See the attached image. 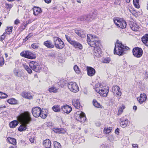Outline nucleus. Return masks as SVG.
Segmentation results:
<instances>
[{"label":"nucleus","mask_w":148,"mask_h":148,"mask_svg":"<svg viewBox=\"0 0 148 148\" xmlns=\"http://www.w3.org/2000/svg\"><path fill=\"white\" fill-rule=\"evenodd\" d=\"M74 69L75 72L77 74H79L80 73V71L77 65H75L73 67Z\"/></svg>","instance_id":"40"},{"label":"nucleus","mask_w":148,"mask_h":148,"mask_svg":"<svg viewBox=\"0 0 148 148\" xmlns=\"http://www.w3.org/2000/svg\"><path fill=\"white\" fill-rule=\"evenodd\" d=\"M30 37V36H27L26 37V38H25V41H26L27 40H28V39Z\"/></svg>","instance_id":"57"},{"label":"nucleus","mask_w":148,"mask_h":148,"mask_svg":"<svg viewBox=\"0 0 148 148\" xmlns=\"http://www.w3.org/2000/svg\"><path fill=\"white\" fill-rule=\"evenodd\" d=\"M110 61V58L108 57L104 58L102 60V62L104 63H108Z\"/></svg>","instance_id":"42"},{"label":"nucleus","mask_w":148,"mask_h":148,"mask_svg":"<svg viewBox=\"0 0 148 148\" xmlns=\"http://www.w3.org/2000/svg\"><path fill=\"white\" fill-rule=\"evenodd\" d=\"M75 118L80 122H84L86 119L85 114L81 111H77L75 114Z\"/></svg>","instance_id":"6"},{"label":"nucleus","mask_w":148,"mask_h":148,"mask_svg":"<svg viewBox=\"0 0 148 148\" xmlns=\"http://www.w3.org/2000/svg\"><path fill=\"white\" fill-rule=\"evenodd\" d=\"M12 27H8L7 29H5V32H4L3 34L1 36V38H4L5 36L6 35V34H10L12 32Z\"/></svg>","instance_id":"24"},{"label":"nucleus","mask_w":148,"mask_h":148,"mask_svg":"<svg viewBox=\"0 0 148 148\" xmlns=\"http://www.w3.org/2000/svg\"><path fill=\"white\" fill-rule=\"evenodd\" d=\"M108 140L110 141H112L114 140V137L112 135L110 136L108 138Z\"/></svg>","instance_id":"49"},{"label":"nucleus","mask_w":148,"mask_h":148,"mask_svg":"<svg viewBox=\"0 0 148 148\" xmlns=\"http://www.w3.org/2000/svg\"><path fill=\"white\" fill-rule=\"evenodd\" d=\"M97 37L93 36L91 34H88L87 35V41L88 44L89 45V42H90L96 39Z\"/></svg>","instance_id":"25"},{"label":"nucleus","mask_w":148,"mask_h":148,"mask_svg":"<svg viewBox=\"0 0 148 148\" xmlns=\"http://www.w3.org/2000/svg\"><path fill=\"white\" fill-rule=\"evenodd\" d=\"M13 73L14 75L17 77H21L22 75V72L19 69L15 68L13 71Z\"/></svg>","instance_id":"21"},{"label":"nucleus","mask_w":148,"mask_h":148,"mask_svg":"<svg viewBox=\"0 0 148 148\" xmlns=\"http://www.w3.org/2000/svg\"><path fill=\"white\" fill-rule=\"evenodd\" d=\"M71 44L76 48H78L80 49H82V45L79 42L77 41L73 40L72 42H71Z\"/></svg>","instance_id":"18"},{"label":"nucleus","mask_w":148,"mask_h":148,"mask_svg":"<svg viewBox=\"0 0 148 148\" xmlns=\"http://www.w3.org/2000/svg\"><path fill=\"white\" fill-rule=\"evenodd\" d=\"M63 130L62 129L59 128H56L54 129V132L56 133H58L59 134L63 133L64 132V131L63 132Z\"/></svg>","instance_id":"37"},{"label":"nucleus","mask_w":148,"mask_h":148,"mask_svg":"<svg viewBox=\"0 0 148 148\" xmlns=\"http://www.w3.org/2000/svg\"><path fill=\"white\" fill-rule=\"evenodd\" d=\"M4 63V59L1 55H0V66H2Z\"/></svg>","instance_id":"43"},{"label":"nucleus","mask_w":148,"mask_h":148,"mask_svg":"<svg viewBox=\"0 0 148 148\" xmlns=\"http://www.w3.org/2000/svg\"><path fill=\"white\" fill-rule=\"evenodd\" d=\"M112 90L114 95L119 97L121 96L122 93L119 87L117 86L116 85L113 86L112 88Z\"/></svg>","instance_id":"13"},{"label":"nucleus","mask_w":148,"mask_h":148,"mask_svg":"<svg viewBox=\"0 0 148 148\" xmlns=\"http://www.w3.org/2000/svg\"><path fill=\"white\" fill-rule=\"evenodd\" d=\"M7 141L10 144L15 145H16V140L15 138H13L8 137L7 138Z\"/></svg>","instance_id":"28"},{"label":"nucleus","mask_w":148,"mask_h":148,"mask_svg":"<svg viewBox=\"0 0 148 148\" xmlns=\"http://www.w3.org/2000/svg\"><path fill=\"white\" fill-rule=\"evenodd\" d=\"M94 55L97 57H99L101 56V51L100 47L95 48L94 51Z\"/></svg>","instance_id":"17"},{"label":"nucleus","mask_w":148,"mask_h":148,"mask_svg":"<svg viewBox=\"0 0 148 148\" xmlns=\"http://www.w3.org/2000/svg\"><path fill=\"white\" fill-rule=\"evenodd\" d=\"M119 129L118 128H117L115 131V132L116 134H118L119 133Z\"/></svg>","instance_id":"56"},{"label":"nucleus","mask_w":148,"mask_h":148,"mask_svg":"<svg viewBox=\"0 0 148 148\" xmlns=\"http://www.w3.org/2000/svg\"><path fill=\"white\" fill-rule=\"evenodd\" d=\"M20 23V21L19 20L17 19L14 21V24L16 25Z\"/></svg>","instance_id":"52"},{"label":"nucleus","mask_w":148,"mask_h":148,"mask_svg":"<svg viewBox=\"0 0 148 148\" xmlns=\"http://www.w3.org/2000/svg\"><path fill=\"white\" fill-rule=\"evenodd\" d=\"M44 1L47 3H49L51 2V0H44Z\"/></svg>","instance_id":"55"},{"label":"nucleus","mask_w":148,"mask_h":148,"mask_svg":"<svg viewBox=\"0 0 148 148\" xmlns=\"http://www.w3.org/2000/svg\"><path fill=\"white\" fill-rule=\"evenodd\" d=\"M114 22L115 25L118 27L122 29L125 28L126 26V22L122 19L116 18L114 19Z\"/></svg>","instance_id":"5"},{"label":"nucleus","mask_w":148,"mask_h":148,"mask_svg":"<svg viewBox=\"0 0 148 148\" xmlns=\"http://www.w3.org/2000/svg\"><path fill=\"white\" fill-rule=\"evenodd\" d=\"M75 33L81 38H84L86 36L85 33L81 30H76L75 31Z\"/></svg>","instance_id":"27"},{"label":"nucleus","mask_w":148,"mask_h":148,"mask_svg":"<svg viewBox=\"0 0 148 148\" xmlns=\"http://www.w3.org/2000/svg\"><path fill=\"white\" fill-rule=\"evenodd\" d=\"M41 108L38 107L33 108L32 109V112L33 116L36 117L40 116L41 113Z\"/></svg>","instance_id":"11"},{"label":"nucleus","mask_w":148,"mask_h":148,"mask_svg":"<svg viewBox=\"0 0 148 148\" xmlns=\"http://www.w3.org/2000/svg\"><path fill=\"white\" fill-rule=\"evenodd\" d=\"M44 45L49 49H52L54 47V45L53 44L51 41L48 40L44 42Z\"/></svg>","instance_id":"20"},{"label":"nucleus","mask_w":148,"mask_h":148,"mask_svg":"<svg viewBox=\"0 0 148 148\" xmlns=\"http://www.w3.org/2000/svg\"><path fill=\"white\" fill-rule=\"evenodd\" d=\"M18 124V122L16 120L13 121L10 123L9 125L10 127L13 128L15 127Z\"/></svg>","instance_id":"31"},{"label":"nucleus","mask_w":148,"mask_h":148,"mask_svg":"<svg viewBox=\"0 0 148 148\" xmlns=\"http://www.w3.org/2000/svg\"><path fill=\"white\" fill-rule=\"evenodd\" d=\"M129 48L124 46L119 41L117 40L116 43L115 44L114 53V54L121 56L124 53V51L129 50Z\"/></svg>","instance_id":"2"},{"label":"nucleus","mask_w":148,"mask_h":148,"mask_svg":"<svg viewBox=\"0 0 148 148\" xmlns=\"http://www.w3.org/2000/svg\"><path fill=\"white\" fill-rule=\"evenodd\" d=\"M18 121L22 124L18 127V131L21 132L26 130V125L29 124L32 120L30 113L28 112H25L21 113L17 117Z\"/></svg>","instance_id":"1"},{"label":"nucleus","mask_w":148,"mask_h":148,"mask_svg":"<svg viewBox=\"0 0 148 148\" xmlns=\"http://www.w3.org/2000/svg\"><path fill=\"white\" fill-rule=\"evenodd\" d=\"M68 42L70 43V44H71V42L73 41V40H71V38L69 37L68 35H65V36Z\"/></svg>","instance_id":"45"},{"label":"nucleus","mask_w":148,"mask_h":148,"mask_svg":"<svg viewBox=\"0 0 148 148\" xmlns=\"http://www.w3.org/2000/svg\"><path fill=\"white\" fill-rule=\"evenodd\" d=\"M72 104L77 109H78L81 106L79 100L77 99H74L72 101Z\"/></svg>","instance_id":"22"},{"label":"nucleus","mask_w":148,"mask_h":148,"mask_svg":"<svg viewBox=\"0 0 148 148\" xmlns=\"http://www.w3.org/2000/svg\"><path fill=\"white\" fill-rule=\"evenodd\" d=\"M43 145L45 147H51V143L50 140L49 139H46L43 142Z\"/></svg>","instance_id":"26"},{"label":"nucleus","mask_w":148,"mask_h":148,"mask_svg":"<svg viewBox=\"0 0 148 148\" xmlns=\"http://www.w3.org/2000/svg\"><path fill=\"white\" fill-rule=\"evenodd\" d=\"M64 83L63 84H62V85H60L61 87H64Z\"/></svg>","instance_id":"63"},{"label":"nucleus","mask_w":148,"mask_h":148,"mask_svg":"<svg viewBox=\"0 0 148 148\" xmlns=\"http://www.w3.org/2000/svg\"><path fill=\"white\" fill-rule=\"evenodd\" d=\"M5 56L6 58H7L8 57V55L7 53H5Z\"/></svg>","instance_id":"60"},{"label":"nucleus","mask_w":148,"mask_h":148,"mask_svg":"<svg viewBox=\"0 0 148 148\" xmlns=\"http://www.w3.org/2000/svg\"><path fill=\"white\" fill-rule=\"evenodd\" d=\"M1 95L2 97H1V99H3L6 98L8 97V95L5 93L2 92Z\"/></svg>","instance_id":"47"},{"label":"nucleus","mask_w":148,"mask_h":148,"mask_svg":"<svg viewBox=\"0 0 148 148\" xmlns=\"http://www.w3.org/2000/svg\"><path fill=\"white\" fill-rule=\"evenodd\" d=\"M133 55L137 58L140 57L142 55L143 51L142 49L138 47L134 48L132 50Z\"/></svg>","instance_id":"10"},{"label":"nucleus","mask_w":148,"mask_h":148,"mask_svg":"<svg viewBox=\"0 0 148 148\" xmlns=\"http://www.w3.org/2000/svg\"><path fill=\"white\" fill-rule=\"evenodd\" d=\"M120 124L121 126L123 127H126L128 124V120L127 119H124L123 118H121L120 119Z\"/></svg>","instance_id":"23"},{"label":"nucleus","mask_w":148,"mask_h":148,"mask_svg":"<svg viewBox=\"0 0 148 148\" xmlns=\"http://www.w3.org/2000/svg\"><path fill=\"white\" fill-rule=\"evenodd\" d=\"M58 90V89L54 86H52L49 89V91L50 92L55 93L57 92Z\"/></svg>","instance_id":"36"},{"label":"nucleus","mask_w":148,"mask_h":148,"mask_svg":"<svg viewBox=\"0 0 148 148\" xmlns=\"http://www.w3.org/2000/svg\"><path fill=\"white\" fill-rule=\"evenodd\" d=\"M31 46L34 49H38V45L37 44L35 43L32 44Z\"/></svg>","instance_id":"46"},{"label":"nucleus","mask_w":148,"mask_h":148,"mask_svg":"<svg viewBox=\"0 0 148 148\" xmlns=\"http://www.w3.org/2000/svg\"><path fill=\"white\" fill-rule=\"evenodd\" d=\"M29 141L31 143H33L34 141V136H32L29 138Z\"/></svg>","instance_id":"50"},{"label":"nucleus","mask_w":148,"mask_h":148,"mask_svg":"<svg viewBox=\"0 0 148 148\" xmlns=\"http://www.w3.org/2000/svg\"><path fill=\"white\" fill-rule=\"evenodd\" d=\"M42 12L40 8L36 7L34 9V14L35 15H37L41 13Z\"/></svg>","instance_id":"30"},{"label":"nucleus","mask_w":148,"mask_h":148,"mask_svg":"<svg viewBox=\"0 0 148 148\" xmlns=\"http://www.w3.org/2000/svg\"><path fill=\"white\" fill-rule=\"evenodd\" d=\"M29 65L32 70L36 72H39L41 69V67H40L38 64L36 62L32 61L30 62L29 63Z\"/></svg>","instance_id":"8"},{"label":"nucleus","mask_w":148,"mask_h":148,"mask_svg":"<svg viewBox=\"0 0 148 148\" xmlns=\"http://www.w3.org/2000/svg\"><path fill=\"white\" fill-rule=\"evenodd\" d=\"M21 95L23 97L28 99H31L33 98L32 95L29 93L25 91L22 92Z\"/></svg>","instance_id":"19"},{"label":"nucleus","mask_w":148,"mask_h":148,"mask_svg":"<svg viewBox=\"0 0 148 148\" xmlns=\"http://www.w3.org/2000/svg\"><path fill=\"white\" fill-rule=\"evenodd\" d=\"M91 47L96 48L100 47V42L98 40V38L97 37L93 40L90 42H89V45Z\"/></svg>","instance_id":"12"},{"label":"nucleus","mask_w":148,"mask_h":148,"mask_svg":"<svg viewBox=\"0 0 148 148\" xmlns=\"http://www.w3.org/2000/svg\"><path fill=\"white\" fill-rule=\"evenodd\" d=\"M52 110L55 112H59L60 111V106L58 105H55L52 107Z\"/></svg>","instance_id":"34"},{"label":"nucleus","mask_w":148,"mask_h":148,"mask_svg":"<svg viewBox=\"0 0 148 148\" xmlns=\"http://www.w3.org/2000/svg\"><path fill=\"white\" fill-rule=\"evenodd\" d=\"M125 107L124 106L122 105L120 107L119 109L118 115H119L122 114L123 112V110L125 108Z\"/></svg>","instance_id":"35"},{"label":"nucleus","mask_w":148,"mask_h":148,"mask_svg":"<svg viewBox=\"0 0 148 148\" xmlns=\"http://www.w3.org/2000/svg\"><path fill=\"white\" fill-rule=\"evenodd\" d=\"M133 3L136 8H139V3Z\"/></svg>","instance_id":"51"},{"label":"nucleus","mask_w":148,"mask_h":148,"mask_svg":"<svg viewBox=\"0 0 148 148\" xmlns=\"http://www.w3.org/2000/svg\"><path fill=\"white\" fill-rule=\"evenodd\" d=\"M86 70L88 75L90 77L93 76L96 73L95 70L91 67L87 66Z\"/></svg>","instance_id":"14"},{"label":"nucleus","mask_w":148,"mask_h":148,"mask_svg":"<svg viewBox=\"0 0 148 148\" xmlns=\"http://www.w3.org/2000/svg\"><path fill=\"white\" fill-rule=\"evenodd\" d=\"M133 3H139V0H133Z\"/></svg>","instance_id":"58"},{"label":"nucleus","mask_w":148,"mask_h":148,"mask_svg":"<svg viewBox=\"0 0 148 148\" xmlns=\"http://www.w3.org/2000/svg\"><path fill=\"white\" fill-rule=\"evenodd\" d=\"M142 41L148 47V34L143 36L142 38Z\"/></svg>","instance_id":"29"},{"label":"nucleus","mask_w":148,"mask_h":148,"mask_svg":"<svg viewBox=\"0 0 148 148\" xmlns=\"http://www.w3.org/2000/svg\"><path fill=\"white\" fill-rule=\"evenodd\" d=\"M112 129L110 127L105 128L104 129V132L106 134H108L110 132Z\"/></svg>","instance_id":"41"},{"label":"nucleus","mask_w":148,"mask_h":148,"mask_svg":"<svg viewBox=\"0 0 148 148\" xmlns=\"http://www.w3.org/2000/svg\"><path fill=\"white\" fill-rule=\"evenodd\" d=\"M125 1L127 3H130V0H125Z\"/></svg>","instance_id":"61"},{"label":"nucleus","mask_w":148,"mask_h":148,"mask_svg":"<svg viewBox=\"0 0 148 148\" xmlns=\"http://www.w3.org/2000/svg\"><path fill=\"white\" fill-rule=\"evenodd\" d=\"M20 54L23 57L31 59H35L36 57L35 54L28 51H23Z\"/></svg>","instance_id":"7"},{"label":"nucleus","mask_w":148,"mask_h":148,"mask_svg":"<svg viewBox=\"0 0 148 148\" xmlns=\"http://www.w3.org/2000/svg\"><path fill=\"white\" fill-rule=\"evenodd\" d=\"M132 30L134 31H137L138 29V27H136V29H135L134 27L133 26L132 27Z\"/></svg>","instance_id":"54"},{"label":"nucleus","mask_w":148,"mask_h":148,"mask_svg":"<svg viewBox=\"0 0 148 148\" xmlns=\"http://www.w3.org/2000/svg\"><path fill=\"white\" fill-rule=\"evenodd\" d=\"M53 144L55 148H61V147L60 144L57 141L54 142Z\"/></svg>","instance_id":"38"},{"label":"nucleus","mask_w":148,"mask_h":148,"mask_svg":"<svg viewBox=\"0 0 148 148\" xmlns=\"http://www.w3.org/2000/svg\"><path fill=\"white\" fill-rule=\"evenodd\" d=\"M40 116L42 118L44 119L47 116V113L43 110V109L42 110L41 109V113H40Z\"/></svg>","instance_id":"32"},{"label":"nucleus","mask_w":148,"mask_h":148,"mask_svg":"<svg viewBox=\"0 0 148 148\" xmlns=\"http://www.w3.org/2000/svg\"><path fill=\"white\" fill-rule=\"evenodd\" d=\"M114 4L116 5H120L121 3V0H114Z\"/></svg>","instance_id":"48"},{"label":"nucleus","mask_w":148,"mask_h":148,"mask_svg":"<svg viewBox=\"0 0 148 148\" xmlns=\"http://www.w3.org/2000/svg\"><path fill=\"white\" fill-rule=\"evenodd\" d=\"M24 67L25 69L27 71L28 73L30 74L32 73V71L31 69L27 65H25Z\"/></svg>","instance_id":"44"},{"label":"nucleus","mask_w":148,"mask_h":148,"mask_svg":"<svg viewBox=\"0 0 148 148\" xmlns=\"http://www.w3.org/2000/svg\"><path fill=\"white\" fill-rule=\"evenodd\" d=\"M2 93V92H0V98H1V97H2V95H1Z\"/></svg>","instance_id":"62"},{"label":"nucleus","mask_w":148,"mask_h":148,"mask_svg":"<svg viewBox=\"0 0 148 148\" xmlns=\"http://www.w3.org/2000/svg\"><path fill=\"white\" fill-rule=\"evenodd\" d=\"M7 102L10 104H15L17 103V100L15 99L11 98L10 99H8Z\"/></svg>","instance_id":"33"},{"label":"nucleus","mask_w":148,"mask_h":148,"mask_svg":"<svg viewBox=\"0 0 148 148\" xmlns=\"http://www.w3.org/2000/svg\"><path fill=\"white\" fill-rule=\"evenodd\" d=\"M98 125H97L98 126H99L101 125L100 123V122H99L98 123Z\"/></svg>","instance_id":"64"},{"label":"nucleus","mask_w":148,"mask_h":148,"mask_svg":"<svg viewBox=\"0 0 148 148\" xmlns=\"http://www.w3.org/2000/svg\"><path fill=\"white\" fill-rule=\"evenodd\" d=\"M137 107L136 106H134L133 107V109L134 110H136L137 109Z\"/></svg>","instance_id":"59"},{"label":"nucleus","mask_w":148,"mask_h":148,"mask_svg":"<svg viewBox=\"0 0 148 148\" xmlns=\"http://www.w3.org/2000/svg\"><path fill=\"white\" fill-rule=\"evenodd\" d=\"M95 91L100 95L104 97L107 96L109 91L108 87L103 86L102 84H97L95 86Z\"/></svg>","instance_id":"3"},{"label":"nucleus","mask_w":148,"mask_h":148,"mask_svg":"<svg viewBox=\"0 0 148 148\" xmlns=\"http://www.w3.org/2000/svg\"><path fill=\"white\" fill-rule=\"evenodd\" d=\"M68 88L70 90L74 92H76L79 90V87L76 83L74 82H69L68 85Z\"/></svg>","instance_id":"9"},{"label":"nucleus","mask_w":148,"mask_h":148,"mask_svg":"<svg viewBox=\"0 0 148 148\" xmlns=\"http://www.w3.org/2000/svg\"><path fill=\"white\" fill-rule=\"evenodd\" d=\"M132 146L134 148H138V145L137 144H132Z\"/></svg>","instance_id":"53"},{"label":"nucleus","mask_w":148,"mask_h":148,"mask_svg":"<svg viewBox=\"0 0 148 148\" xmlns=\"http://www.w3.org/2000/svg\"><path fill=\"white\" fill-rule=\"evenodd\" d=\"M53 41L55 47L57 49H62L64 46L63 42L60 38L57 37H55L53 38Z\"/></svg>","instance_id":"4"},{"label":"nucleus","mask_w":148,"mask_h":148,"mask_svg":"<svg viewBox=\"0 0 148 148\" xmlns=\"http://www.w3.org/2000/svg\"><path fill=\"white\" fill-rule=\"evenodd\" d=\"M61 109L64 112L67 114L70 113L72 110L71 107L66 105L62 106Z\"/></svg>","instance_id":"16"},{"label":"nucleus","mask_w":148,"mask_h":148,"mask_svg":"<svg viewBox=\"0 0 148 148\" xmlns=\"http://www.w3.org/2000/svg\"><path fill=\"white\" fill-rule=\"evenodd\" d=\"M138 101L140 104H142L147 99V96L145 94L143 93L140 94V96L137 98Z\"/></svg>","instance_id":"15"},{"label":"nucleus","mask_w":148,"mask_h":148,"mask_svg":"<svg viewBox=\"0 0 148 148\" xmlns=\"http://www.w3.org/2000/svg\"><path fill=\"white\" fill-rule=\"evenodd\" d=\"M93 103L94 106L96 107L99 108L101 106L100 104L98 103L96 100H93Z\"/></svg>","instance_id":"39"}]
</instances>
